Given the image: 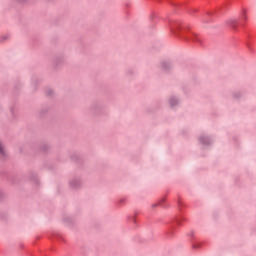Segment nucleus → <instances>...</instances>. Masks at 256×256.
<instances>
[{"label":"nucleus","mask_w":256,"mask_h":256,"mask_svg":"<svg viewBox=\"0 0 256 256\" xmlns=\"http://www.w3.org/2000/svg\"><path fill=\"white\" fill-rule=\"evenodd\" d=\"M91 113H94V115H101V111H103V105L99 103H94L90 106Z\"/></svg>","instance_id":"4"},{"label":"nucleus","mask_w":256,"mask_h":256,"mask_svg":"<svg viewBox=\"0 0 256 256\" xmlns=\"http://www.w3.org/2000/svg\"><path fill=\"white\" fill-rule=\"evenodd\" d=\"M159 204H152V207L155 208L157 207Z\"/></svg>","instance_id":"15"},{"label":"nucleus","mask_w":256,"mask_h":256,"mask_svg":"<svg viewBox=\"0 0 256 256\" xmlns=\"http://www.w3.org/2000/svg\"><path fill=\"white\" fill-rule=\"evenodd\" d=\"M179 99L177 98V96H171L168 100V103L170 105V107L173 109L175 107H177V105H179Z\"/></svg>","instance_id":"5"},{"label":"nucleus","mask_w":256,"mask_h":256,"mask_svg":"<svg viewBox=\"0 0 256 256\" xmlns=\"http://www.w3.org/2000/svg\"><path fill=\"white\" fill-rule=\"evenodd\" d=\"M232 97L234 99H241V97H243V93H241L240 91L233 92Z\"/></svg>","instance_id":"9"},{"label":"nucleus","mask_w":256,"mask_h":256,"mask_svg":"<svg viewBox=\"0 0 256 256\" xmlns=\"http://www.w3.org/2000/svg\"><path fill=\"white\" fill-rule=\"evenodd\" d=\"M242 19H244V21H247V14H245V12L242 15Z\"/></svg>","instance_id":"11"},{"label":"nucleus","mask_w":256,"mask_h":256,"mask_svg":"<svg viewBox=\"0 0 256 256\" xmlns=\"http://www.w3.org/2000/svg\"><path fill=\"white\" fill-rule=\"evenodd\" d=\"M199 142L201 145H203L204 147H209V145H211V143H213V139H211V137L205 135V134H202L200 137H199Z\"/></svg>","instance_id":"3"},{"label":"nucleus","mask_w":256,"mask_h":256,"mask_svg":"<svg viewBox=\"0 0 256 256\" xmlns=\"http://www.w3.org/2000/svg\"><path fill=\"white\" fill-rule=\"evenodd\" d=\"M161 67L163 71H170V69H173V63L171 61H163Z\"/></svg>","instance_id":"6"},{"label":"nucleus","mask_w":256,"mask_h":256,"mask_svg":"<svg viewBox=\"0 0 256 256\" xmlns=\"http://www.w3.org/2000/svg\"><path fill=\"white\" fill-rule=\"evenodd\" d=\"M53 90H51V89H48L47 91H46V95H48V97H51V96H53Z\"/></svg>","instance_id":"10"},{"label":"nucleus","mask_w":256,"mask_h":256,"mask_svg":"<svg viewBox=\"0 0 256 256\" xmlns=\"http://www.w3.org/2000/svg\"><path fill=\"white\" fill-rule=\"evenodd\" d=\"M83 185V182L81 181V178L79 177H74L70 179L69 181V187L70 189H80V187Z\"/></svg>","instance_id":"2"},{"label":"nucleus","mask_w":256,"mask_h":256,"mask_svg":"<svg viewBox=\"0 0 256 256\" xmlns=\"http://www.w3.org/2000/svg\"><path fill=\"white\" fill-rule=\"evenodd\" d=\"M227 25L232 27V29H237V20L230 19V20L227 21Z\"/></svg>","instance_id":"8"},{"label":"nucleus","mask_w":256,"mask_h":256,"mask_svg":"<svg viewBox=\"0 0 256 256\" xmlns=\"http://www.w3.org/2000/svg\"><path fill=\"white\" fill-rule=\"evenodd\" d=\"M3 199V192L0 190V201Z\"/></svg>","instance_id":"13"},{"label":"nucleus","mask_w":256,"mask_h":256,"mask_svg":"<svg viewBox=\"0 0 256 256\" xmlns=\"http://www.w3.org/2000/svg\"><path fill=\"white\" fill-rule=\"evenodd\" d=\"M0 159H7V150H5V146L0 141Z\"/></svg>","instance_id":"7"},{"label":"nucleus","mask_w":256,"mask_h":256,"mask_svg":"<svg viewBox=\"0 0 256 256\" xmlns=\"http://www.w3.org/2000/svg\"><path fill=\"white\" fill-rule=\"evenodd\" d=\"M18 3H25L27 0H16Z\"/></svg>","instance_id":"14"},{"label":"nucleus","mask_w":256,"mask_h":256,"mask_svg":"<svg viewBox=\"0 0 256 256\" xmlns=\"http://www.w3.org/2000/svg\"><path fill=\"white\" fill-rule=\"evenodd\" d=\"M45 148H42V151H47V149H49V146L45 145Z\"/></svg>","instance_id":"12"},{"label":"nucleus","mask_w":256,"mask_h":256,"mask_svg":"<svg viewBox=\"0 0 256 256\" xmlns=\"http://www.w3.org/2000/svg\"><path fill=\"white\" fill-rule=\"evenodd\" d=\"M172 32L184 39V41H196V43H201V40L199 37H197V34L182 30L179 26H177L176 29L172 28Z\"/></svg>","instance_id":"1"},{"label":"nucleus","mask_w":256,"mask_h":256,"mask_svg":"<svg viewBox=\"0 0 256 256\" xmlns=\"http://www.w3.org/2000/svg\"><path fill=\"white\" fill-rule=\"evenodd\" d=\"M34 179H37V176H36V175L34 176Z\"/></svg>","instance_id":"16"}]
</instances>
